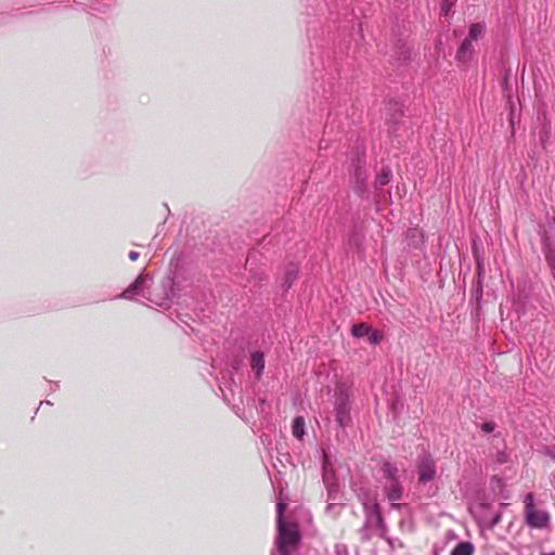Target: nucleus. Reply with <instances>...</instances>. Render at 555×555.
<instances>
[{"mask_svg": "<svg viewBox=\"0 0 555 555\" xmlns=\"http://www.w3.org/2000/svg\"><path fill=\"white\" fill-rule=\"evenodd\" d=\"M546 454L555 461V449L554 450H551V449H547L546 450Z\"/></svg>", "mask_w": 555, "mask_h": 555, "instance_id": "obj_29", "label": "nucleus"}, {"mask_svg": "<svg viewBox=\"0 0 555 555\" xmlns=\"http://www.w3.org/2000/svg\"><path fill=\"white\" fill-rule=\"evenodd\" d=\"M356 492L364 509H367V507H371L373 502H376V500L372 498L370 489L366 487H360Z\"/></svg>", "mask_w": 555, "mask_h": 555, "instance_id": "obj_13", "label": "nucleus"}, {"mask_svg": "<svg viewBox=\"0 0 555 555\" xmlns=\"http://www.w3.org/2000/svg\"><path fill=\"white\" fill-rule=\"evenodd\" d=\"M507 454L504 452V451H498L496 452V455H495V461L499 463V464H503V463H506L507 462Z\"/></svg>", "mask_w": 555, "mask_h": 555, "instance_id": "obj_24", "label": "nucleus"}, {"mask_svg": "<svg viewBox=\"0 0 555 555\" xmlns=\"http://www.w3.org/2000/svg\"><path fill=\"white\" fill-rule=\"evenodd\" d=\"M474 545L470 542H460L452 550L451 555H473Z\"/></svg>", "mask_w": 555, "mask_h": 555, "instance_id": "obj_15", "label": "nucleus"}, {"mask_svg": "<svg viewBox=\"0 0 555 555\" xmlns=\"http://www.w3.org/2000/svg\"><path fill=\"white\" fill-rule=\"evenodd\" d=\"M486 33L485 23H473L468 28L467 36L461 41L456 51L457 62L466 64L470 62L475 54V43H477Z\"/></svg>", "mask_w": 555, "mask_h": 555, "instance_id": "obj_3", "label": "nucleus"}, {"mask_svg": "<svg viewBox=\"0 0 555 555\" xmlns=\"http://www.w3.org/2000/svg\"><path fill=\"white\" fill-rule=\"evenodd\" d=\"M452 3L448 0H442L441 2V14L448 16L451 10Z\"/></svg>", "mask_w": 555, "mask_h": 555, "instance_id": "obj_23", "label": "nucleus"}, {"mask_svg": "<svg viewBox=\"0 0 555 555\" xmlns=\"http://www.w3.org/2000/svg\"><path fill=\"white\" fill-rule=\"evenodd\" d=\"M335 416L338 425L345 427L350 422V404L346 396L340 395L335 402Z\"/></svg>", "mask_w": 555, "mask_h": 555, "instance_id": "obj_8", "label": "nucleus"}, {"mask_svg": "<svg viewBox=\"0 0 555 555\" xmlns=\"http://www.w3.org/2000/svg\"><path fill=\"white\" fill-rule=\"evenodd\" d=\"M323 482L324 485H331L333 481H336L333 468L331 466L327 454L323 453Z\"/></svg>", "mask_w": 555, "mask_h": 555, "instance_id": "obj_12", "label": "nucleus"}, {"mask_svg": "<svg viewBox=\"0 0 555 555\" xmlns=\"http://www.w3.org/2000/svg\"><path fill=\"white\" fill-rule=\"evenodd\" d=\"M554 222H555V217H554Z\"/></svg>", "mask_w": 555, "mask_h": 555, "instance_id": "obj_31", "label": "nucleus"}, {"mask_svg": "<svg viewBox=\"0 0 555 555\" xmlns=\"http://www.w3.org/2000/svg\"><path fill=\"white\" fill-rule=\"evenodd\" d=\"M541 555H555V553H547V554H546V553H543V554H541Z\"/></svg>", "mask_w": 555, "mask_h": 555, "instance_id": "obj_30", "label": "nucleus"}, {"mask_svg": "<svg viewBox=\"0 0 555 555\" xmlns=\"http://www.w3.org/2000/svg\"><path fill=\"white\" fill-rule=\"evenodd\" d=\"M385 496L391 502L392 508H401L402 504L397 503L403 496V487L400 479L383 482Z\"/></svg>", "mask_w": 555, "mask_h": 555, "instance_id": "obj_7", "label": "nucleus"}, {"mask_svg": "<svg viewBox=\"0 0 555 555\" xmlns=\"http://www.w3.org/2000/svg\"><path fill=\"white\" fill-rule=\"evenodd\" d=\"M293 435L297 439H301L305 435V420L301 416H297L293 422Z\"/></svg>", "mask_w": 555, "mask_h": 555, "instance_id": "obj_16", "label": "nucleus"}, {"mask_svg": "<svg viewBox=\"0 0 555 555\" xmlns=\"http://www.w3.org/2000/svg\"><path fill=\"white\" fill-rule=\"evenodd\" d=\"M327 490V500L328 501H337L339 496L338 485L337 481H333L331 485H325Z\"/></svg>", "mask_w": 555, "mask_h": 555, "instance_id": "obj_18", "label": "nucleus"}, {"mask_svg": "<svg viewBox=\"0 0 555 555\" xmlns=\"http://www.w3.org/2000/svg\"><path fill=\"white\" fill-rule=\"evenodd\" d=\"M354 178H356V182H357V188L360 190V191H363L364 189V182H365V176L362 171V168L361 166L358 164L357 167H356V170H354Z\"/></svg>", "mask_w": 555, "mask_h": 555, "instance_id": "obj_19", "label": "nucleus"}, {"mask_svg": "<svg viewBox=\"0 0 555 555\" xmlns=\"http://www.w3.org/2000/svg\"><path fill=\"white\" fill-rule=\"evenodd\" d=\"M250 367L255 373L256 378L259 380L264 370V356L261 351H254L250 353Z\"/></svg>", "mask_w": 555, "mask_h": 555, "instance_id": "obj_11", "label": "nucleus"}, {"mask_svg": "<svg viewBox=\"0 0 555 555\" xmlns=\"http://www.w3.org/2000/svg\"><path fill=\"white\" fill-rule=\"evenodd\" d=\"M298 268L296 264H291V267L286 270L284 282L282 284L283 288L285 291L289 289L294 283V281L297 279Z\"/></svg>", "mask_w": 555, "mask_h": 555, "instance_id": "obj_14", "label": "nucleus"}, {"mask_svg": "<svg viewBox=\"0 0 555 555\" xmlns=\"http://www.w3.org/2000/svg\"><path fill=\"white\" fill-rule=\"evenodd\" d=\"M384 539L387 540V542L391 548H395L397 545L402 546V544L399 540H395V539H390V538H386V537Z\"/></svg>", "mask_w": 555, "mask_h": 555, "instance_id": "obj_26", "label": "nucleus"}, {"mask_svg": "<svg viewBox=\"0 0 555 555\" xmlns=\"http://www.w3.org/2000/svg\"><path fill=\"white\" fill-rule=\"evenodd\" d=\"M500 520H501V515H500V514H496V515L493 517L492 521H491V526L493 527V526L498 525V524L500 522Z\"/></svg>", "mask_w": 555, "mask_h": 555, "instance_id": "obj_28", "label": "nucleus"}, {"mask_svg": "<svg viewBox=\"0 0 555 555\" xmlns=\"http://www.w3.org/2000/svg\"><path fill=\"white\" fill-rule=\"evenodd\" d=\"M367 339L371 344L377 345L383 339V335L379 331L371 327L370 333L367 334Z\"/></svg>", "mask_w": 555, "mask_h": 555, "instance_id": "obj_21", "label": "nucleus"}, {"mask_svg": "<svg viewBox=\"0 0 555 555\" xmlns=\"http://www.w3.org/2000/svg\"><path fill=\"white\" fill-rule=\"evenodd\" d=\"M370 330H371V326H369L367 324L359 323V324H354L352 326L351 333L357 338H363V337H367Z\"/></svg>", "mask_w": 555, "mask_h": 555, "instance_id": "obj_17", "label": "nucleus"}, {"mask_svg": "<svg viewBox=\"0 0 555 555\" xmlns=\"http://www.w3.org/2000/svg\"><path fill=\"white\" fill-rule=\"evenodd\" d=\"M286 503L279 502L276 505V522L278 535L275 546L281 555H291L292 552L298 546L300 542V533L298 526L295 522H286L284 520V511Z\"/></svg>", "mask_w": 555, "mask_h": 555, "instance_id": "obj_2", "label": "nucleus"}, {"mask_svg": "<svg viewBox=\"0 0 555 555\" xmlns=\"http://www.w3.org/2000/svg\"><path fill=\"white\" fill-rule=\"evenodd\" d=\"M151 280L150 274L141 273L117 298L133 300L135 296H141L158 307H167L172 293L171 281H164L162 293H158L156 289L149 291Z\"/></svg>", "mask_w": 555, "mask_h": 555, "instance_id": "obj_1", "label": "nucleus"}, {"mask_svg": "<svg viewBox=\"0 0 555 555\" xmlns=\"http://www.w3.org/2000/svg\"><path fill=\"white\" fill-rule=\"evenodd\" d=\"M481 428L485 433L490 434L495 429V424L492 422H486L482 424Z\"/></svg>", "mask_w": 555, "mask_h": 555, "instance_id": "obj_25", "label": "nucleus"}, {"mask_svg": "<svg viewBox=\"0 0 555 555\" xmlns=\"http://www.w3.org/2000/svg\"><path fill=\"white\" fill-rule=\"evenodd\" d=\"M416 472L420 483L426 485L434 480L437 473L435 460L428 454L421 456L416 464Z\"/></svg>", "mask_w": 555, "mask_h": 555, "instance_id": "obj_5", "label": "nucleus"}, {"mask_svg": "<svg viewBox=\"0 0 555 555\" xmlns=\"http://www.w3.org/2000/svg\"><path fill=\"white\" fill-rule=\"evenodd\" d=\"M525 515L526 522L531 528H545L550 522V515L545 511L534 508V499L532 493H528L525 498Z\"/></svg>", "mask_w": 555, "mask_h": 555, "instance_id": "obj_4", "label": "nucleus"}, {"mask_svg": "<svg viewBox=\"0 0 555 555\" xmlns=\"http://www.w3.org/2000/svg\"><path fill=\"white\" fill-rule=\"evenodd\" d=\"M340 511H341V504L336 503L335 501H332L325 507L326 514H328L333 517L338 516L340 514Z\"/></svg>", "mask_w": 555, "mask_h": 555, "instance_id": "obj_20", "label": "nucleus"}, {"mask_svg": "<svg viewBox=\"0 0 555 555\" xmlns=\"http://www.w3.org/2000/svg\"><path fill=\"white\" fill-rule=\"evenodd\" d=\"M390 170L383 169L382 175L377 178V184L379 186L386 185L389 182Z\"/></svg>", "mask_w": 555, "mask_h": 555, "instance_id": "obj_22", "label": "nucleus"}, {"mask_svg": "<svg viewBox=\"0 0 555 555\" xmlns=\"http://www.w3.org/2000/svg\"><path fill=\"white\" fill-rule=\"evenodd\" d=\"M382 480L380 482L393 481L399 479V468L392 462L385 461L380 466Z\"/></svg>", "mask_w": 555, "mask_h": 555, "instance_id": "obj_9", "label": "nucleus"}, {"mask_svg": "<svg viewBox=\"0 0 555 555\" xmlns=\"http://www.w3.org/2000/svg\"><path fill=\"white\" fill-rule=\"evenodd\" d=\"M138 258H139V253H138V251L131 250V251L129 253V259H130L131 261H135Z\"/></svg>", "mask_w": 555, "mask_h": 555, "instance_id": "obj_27", "label": "nucleus"}, {"mask_svg": "<svg viewBox=\"0 0 555 555\" xmlns=\"http://www.w3.org/2000/svg\"><path fill=\"white\" fill-rule=\"evenodd\" d=\"M543 251L545 256V260L550 266L552 273L555 278V240H551L545 237L543 240Z\"/></svg>", "mask_w": 555, "mask_h": 555, "instance_id": "obj_10", "label": "nucleus"}, {"mask_svg": "<svg viewBox=\"0 0 555 555\" xmlns=\"http://www.w3.org/2000/svg\"><path fill=\"white\" fill-rule=\"evenodd\" d=\"M364 512L366 525L376 527L379 531V537L385 538L387 530L384 517L380 513L379 504L377 502H373L371 507H367V509H364Z\"/></svg>", "mask_w": 555, "mask_h": 555, "instance_id": "obj_6", "label": "nucleus"}]
</instances>
